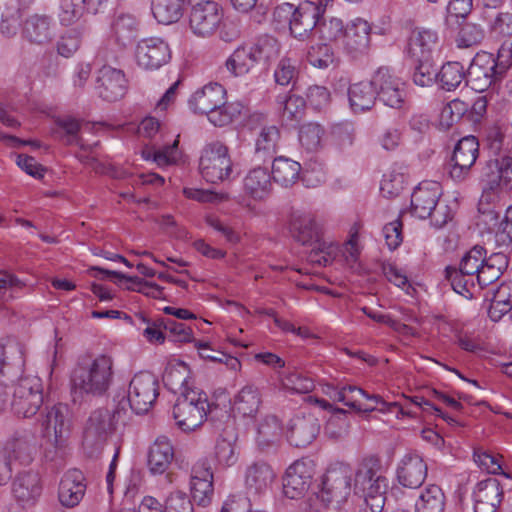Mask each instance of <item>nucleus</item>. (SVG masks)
<instances>
[{
  "label": "nucleus",
  "mask_w": 512,
  "mask_h": 512,
  "mask_svg": "<svg viewBox=\"0 0 512 512\" xmlns=\"http://www.w3.org/2000/svg\"><path fill=\"white\" fill-rule=\"evenodd\" d=\"M135 58L139 67L153 71L167 64L171 59L169 44L160 37L141 39L135 50Z\"/></svg>",
  "instance_id": "14"
},
{
  "label": "nucleus",
  "mask_w": 512,
  "mask_h": 512,
  "mask_svg": "<svg viewBox=\"0 0 512 512\" xmlns=\"http://www.w3.org/2000/svg\"><path fill=\"white\" fill-rule=\"evenodd\" d=\"M112 32L116 44L120 48L131 46L139 32V22L130 14H119L112 23Z\"/></svg>",
  "instance_id": "36"
},
{
  "label": "nucleus",
  "mask_w": 512,
  "mask_h": 512,
  "mask_svg": "<svg viewBox=\"0 0 512 512\" xmlns=\"http://www.w3.org/2000/svg\"><path fill=\"white\" fill-rule=\"evenodd\" d=\"M324 392L332 400L343 402L344 405L359 413H370L375 410V407H362L354 399L349 398V393H363V389L357 386L347 385L343 386L342 388H337L331 384H328Z\"/></svg>",
  "instance_id": "53"
},
{
  "label": "nucleus",
  "mask_w": 512,
  "mask_h": 512,
  "mask_svg": "<svg viewBox=\"0 0 512 512\" xmlns=\"http://www.w3.org/2000/svg\"><path fill=\"white\" fill-rule=\"evenodd\" d=\"M353 471L349 465L337 464L330 467L323 477L322 487L317 498L324 507H340L345 503L351 492Z\"/></svg>",
  "instance_id": "5"
},
{
  "label": "nucleus",
  "mask_w": 512,
  "mask_h": 512,
  "mask_svg": "<svg viewBox=\"0 0 512 512\" xmlns=\"http://www.w3.org/2000/svg\"><path fill=\"white\" fill-rule=\"evenodd\" d=\"M43 492L39 473L24 471L19 473L12 483V493L18 504L24 508L34 507Z\"/></svg>",
  "instance_id": "20"
},
{
  "label": "nucleus",
  "mask_w": 512,
  "mask_h": 512,
  "mask_svg": "<svg viewBox=\"0 0 512 512\" xmlns=\"http://www.w3.org/2000/svg\"><path fill=\"white\" fill-rule=\"evenodd\" d=\"M437 33L427 29H414L407 41L406 52L411 59L432 58L437 44Z\"/></svg>",
  "instance_id": "32"
},
{
  "label": "nucleus",
  "mask_w": 512,
  "mask_h": 512,
  "mask_svg": "<svg viewBox=\"0 0 512 512\" xmlns=\"http://www.w3.org/2000/svg\"><path fill=\"white\" fill-rule=\"evenodd\" d=\"M22 35L32 44L50 43L55 36L52 17L37 13L28 16L23 23Z\"/></svg>",
  "instance_id": "26"
},
{
  "label": "nucleus",
  "mask_w": 512,
  "mask_h": 512,
  "mask_svg": "<svg viewBox=\"0 0 512 512\" xmlns=\"http://www.w3.org/2000/svg\"><path fill=\"white\" fill-rule=\"evenodd\" d=\"M306 59L310 65L318 69H327L337 63L333 48L326 43H317L310 46Z\"/></svg>",
  "instance_id": "54"
},
{
  "label": "nucleus",
  "mask_w": 512,
  "mask_h": 512,
  "mask_svg": "<svg viewBox=\"0 0 512 512\" xmlns=\"http://www.w3.org/2000/svg\"><path fill=\"white\" fill-rule=\"evenodd\" d=\"M276 102L281 109L282 123L297 128L305 116L306 100L289 92L287 95H278Z\"/></svg>",
  "instance_id": "31"
},
{
  "label": "nucleus",
  "mask_w": 512,
  "mask_h": 512,
  "mask_svg": "<svg viewBox=\"0 0 512 512\" xmlns=\"http://www.w3.org/2000/svg\"><path fill=\"white\" fill-rule=\"evenodd\" d=\"M459 31L456 38L459 48H469L480 44L485 38V28L477 21L463 20L457 23Z\"/></svg>",
  "instance_id": "48"
},
{
  "label": "nucleus",
  "mask_w": 512,
  "mask_h": 512,
  "mask_svg": "<svg viewBox=\"0 0 512 512\" xmlns=\"http://www.w3.org/2000/svg\"><path fill=\"white\" fill-rule=\"evenodd\" d=\"M159 395L158 378L151 372L142 371L133 376L127 392L130 409L137 415L149 412Z\"/></svg>",
  "instance_id": "10"
},
{
  "label": "nucleus",
  "mask_w": 512,
  "mask_h": 512,
  "mask_svg": "<svg viewBox=\"0 0 512 512\" xmlns=\"http://www.w3.org/2000/svg\"><path fill=\"white\" fill-rule=\"evenodd\" d=\"M444 507L445 495L442 489L432 484L421 492L415 504V512H443Z\"/></svg>",
  "instance_id": "47"
},
{
  "label": "nucleus",
  "mask_w": 512,
  "mask_h": 512,
  "mask_svg": "<svg viewBox=\"0 0 512 512\" xmlns=\"http://www.w3.org/2000/svg\"><path fill=\"white\" fill-rule=\"evenodd\" d=\"M262 398L259 389L254 385L244 386L233 400V409L242 417L253 418L259 411Z\"/></svg>",
  "instance_id": "38"
},
{
  "label": "nucleus",
  "mask_w": 512,
  "mask_h": 512,
  "mask_svg": "<svg viewBox=\"0 0 512 512\" xmlns=\"http://www.w3.org/2000/svg\"><path fill=\"white\" fill-rule=\"evenodd\" d=\"M271 179V174L267 168H253L243 180V189L254 200H263L271 193Z\"/></svg>",
  "instance_id": "35"
},
{
  "label": "nucleus",
  "mask_w": 512,
  "mask_h": 512,
  "mask_svg": "<svg viewBox=\"0 0 512 512\" xmlns=\"http://www.w3.org/2000/svg\"><path fill=\"white\" fill-rule=\"evenodd\" d=\"M413 70L411 74L412 81L420 87H430L436 83L437 68L433 58L411 59Z\"/></svg>",
  "instance_id": "49"
},
{
  "label": "nucleus",
  "mask_w": 512,
  "mask_h": 512,
  "mask_svg": "<svg viewBox=\"0 0 512 512\" xmlns=\"http://www.w3.org/2000/svg\"><path fill=\"white\" fill-rule=\"evenodd\" d=\"M344 26L343 21L336 17H331L326 20L323 16L319 18L317 32L322 40L336 41L339 38H344Z\"/></svg>",
  "instance_id": "62"
},
{
  "label": "nucleus",
  "mask_w": 512,
  "mask_h": 512,
  "mask_svg": "<svg viewBox=\"0 0 512 512\" xmlns=\"http://www.w3.org/2000/svg\"><path fill=\"white\" fill-rule=\"evenodd\" d=\"M508 267V257L504 253L485 255L483 270L478 275V284L483 289L497 281Z\"/></svg>",
  "instance_id": "41"
},
{
  "label": "nucleus",
  "mask_w": 512,
  "mask_h": 512,
  "mask_svg": "<svg viewBox=\"0 0 512 512\" xmlns=\"http://www.w3.org/2000/svg\"><path fill=\"white\" fill-rule=\"evenodd\" d=\"M441 188L437 182H422L411 195V212L420 219L431 218L432 223L443 227L449 220L445 212L437 209Z\"/></svg>",
  "instance_id": "9"
},
{
  "label": "nucleus",
  "mask_w": 512,
  "mask_h": 512,
  "mask_svg": "<svg viewBox=\"0 0 512 512\" xmlns=\"http://www.w3.org/2000/svg\"><path fill=\"white\" fill-rule=\"evenodd\" d=\"M427 470V464L418 453L408 452L398 464L397 480L403 487L417 489L424 483Z\"/></svg>",
  "instance_id": "22"
},
{
  "label": "nucleus",
  "mask_w": 512,
  "mask_h": 512,
  "mask_svg": "<svg viewBox=\"0 0 512 512\" xmlns=\"http://www.w3.org/2000/svg\"><path fill=\"white\" fill-rule=\"evenodd\" d=\"M188 104L194 113L206 114L208 120L218 127L232 123L241 114L240 105L226 102V90L219 83H209L197 90Z\"/></svg>",
  "instance_id": "3"
},
{
  "label": "nucleus",
  "mask_w": 512,
  "mask_h": 512,
  "mask_svg": "<svg viewBox=\"0 0 512 512\" xmlns=\"http://www.w3.org/2000/svg\"><path fill=\"white\" fill-rule=\"evenodd\" d=\"M370 24L362 19L356 18L346 25L343 38V47L352 57L365 54L370 46Z\"/></svg>",
  "instance_id": "25"
},
{
  "label": "nucleus",
  "mask_w": 512,
  "mask_h": 512,
  "mask_svg": "<svg viewBox=\"0 0 512 512\" xmlns=\"http://www.w3.org/2000/svg\"><path fill=\"white\" fill-rule=\"evenodd\" d=\"M315 403L324 410L333 411V415L328 420L326 431L334 438H341L348 433L349 422L346 420L347 411L334 407L329 401L321 398H315Z\"/></svg>",
  "instance_id": "46"
},
{
  "label": "nucleus",
  "mask_w": 512,
  "mask_h": 512,
  "mask_svg": "<svg viewBox=\"0 0 512 512\" xmlns=\"http://www.w3.org/2000/svg\"><path fill=\"white\" fill-rule=\"evenodd\" d=\"M314 475L312 460L302 458L291 464L283 477V493L287 498L299 499L308 491Z\"/></svg>",
  "instance_id": "15"
},
{
  "label": "nucleus",
  "mask_w": 512,
  "mask_h": 512,
  "mask_svg": "<svg viewBox=\"0 0 512 512\" xmlns=\"http://www.w3.org/2000/svg\"><path fill=\"white\" fill-rule=\"evenodd\" d=\"M215 458L222 466H233L238 460L234 442L226 438L218 439L215 445Z\"/></svg>",
  "instance_id": "64"
},
{
  "label": "nucleus",
  "mask_w": 512,
  "mask_h": 512,
  "mask_svg": "<svg viewBox=\"0 0 512 512\" xmlns=\"http://www.w3.org/2000/svg\"><path fill=\"white\" fill-rule=\"evenodd\" d=\"M223 9L215 1L203 0L192 5L189 12V27L199 37L213 35L223 19Z\"/></svg>",
  "instance_id": "12"
},
{
  "label": "nucleus",
  "mask_w": 512,
  "mask_h": 512,
  "mask_svg": "<svg viewBox=\"0 0 512 512\" xmlns=\"http://www.w3.org/2000/svg\"><path fill=\"white\" fill-rule=\"evenodd\" d=\"M174 459V448L166 436H159L148 452V467L153 474H163Z\"/></svg>",
  "instance_id": "34"
},
{
  "label": "nucleus",
  "mask_w": 512,
  "mask_h": 512,
  "mask_svg": "<svg viewBox=\"0 0 512 512\" xmlns=\"http://www.w3.org/2000/svg\"><path fill=\"white\" fill-rule=\"evenodd\" d=\"M281 381L284 388L295 393L306 394L314 389L313 380L298 371L281 373Z\"/></svg>",
  "instance_id": "60"
},
{
  "label": "nucleus",
  "mask_w": 512,
  "mask_h": 512,
  "mask_svg": "<svg viewBox=\"0 0 512 512\" xmlns=\"http://www.w3.org/2000/svg\"><path fill=\"white\" fill-rule=\"evenodd\" d=\"M274 476V472L268 464L264 462L254 463L246 471V486L254 493L264 492L272 483Z\"/></svg>",
  "instance_id": "42"
},
{
  "label": "nucleus",
  "mask_w": 512,
  "mask_h": 512,
  "mask_svg": "<svg viewBox=\"0 0 512 512\" xmlns=\"http://www.w3.org/2000/svg\"><path fill=\"white\" fill-rule=\"evenodd\" d=\"M95 88L100 98L107 102H115L126 94L128 80L123 70L104 65L97 72Z\"/></svg>",
  "instance_id": "18"
},
{
  "label": "nucleus",
  "mask_w": 512,
  "mask_h": 512,
  "mask_svg": "<svg viewBox=\"0 0 512 512\" xmlns=\"http://www.w3.org/2000/svg\"><path fill=\"white\" fill-rule=\"evenodd\" d=\"M388 487L387 477H377L364 485L355 483V493H360L364 498V507L361 512H382Z\"/></svg>",
  "instance_id": "28"
},
{
  "label": "nucleus",
  "mask_w": 512,
  "mask_h": 512,
  "mask_svg": "<svg viewBox=\"0 0 512 512\" xmlns=\"http://www.w3.org/2000/svg\"><path fill=\"white\" fill-rule=\"evenodd\" d=\"M151 10L158 23H176L183 15L184 0H152Z\"/></svg>",
  "instance_id": "44"
},
{
  "label": "nucleus",
  "mask_w": 512,
  "mask_h": 512,
  "mask_svg": "<svg viewBox=\"0 0 512 512\" xmlns=\"http://www.w3.org/2000/svg\"><path fill=\"white\" fill-rule=\"evenodd\" d=\"M199 170L203 179L212 184L229 179L232 161L228 147L220 141L207 144L200 157Z\"/></svg>",
  "instance_id": "8"
},
{
  "label": "nucleus",
  "mask_w": 512,
  "mask_h": 512,
  "mask_svg": "<svg viewBox=\"0 0 512 512\" xmlns=\"http://www.w3.org/2000/svg\"><path fill=\"white\" fill-rule=\"evenodd\" d=\"M462 83L466 84V69L458 61H448L437 70L436 84L439 88L451 92L455 91Z\"/></svg>",
  "instance_id": "40"
},
{
  "label": "nucleus",
  "mask_w": 512,
  "mask_h": 512,
  "mask_svg": "<svg viewBox=\"0 0 512 512\" xmlns=\"http://www.w3.org/2000/svg\"><path fill=\"white\" fill-rule=\"evenodd\" d=\"M281 431L278 418L274 415H267L260 422L257 430V443L263 449L273 445Z\"/></svg>",
  "instance_id": "57"
},
{
  "label": "nucleus",
  "mask_w": 512,
  "mask_h": 512,
  "mask_svg": "<svg viewBox=\"0 0 512 512\" xmlns=\"http://www.w3.org/2000/svg\"><path fill=\"white\" fill-rule=\"evenodd\" d=\"M251 47L260 69H265L272 60L278 57L280 52L278 40L267 35L260 37Z\"/></svg>",
  "instance_id": "50"
},
{
  "label": "nucleus",
  "mask_w": 512,
  "mask_h": 512,
  "mask_svg": "<svg viewBox=\"0 0 512 512\" xmlns=\"http://www.w3.org/2000/svg\"><path fill=\"white\" fill-rule=\"evenodd\" d=\"M85 12V0H60L58 19L62 26L78 22Z\"/></svg>",
  "instance_id": "58"
},
{
  "label": "nucleus",
  "mask_w": 512,
  "mask_h": 512,
  "mask_svg": "<svg viewBox=\"0 0 512 512\" xmlns=\"http://www.w3.org/2000/svg\"><path fill=\"white\" fill-rule=\"evenodd\" d=\"M321 424L313 413L295 415L286 429V437L291 446L305 448L319 435Z\"/></svg>",
  "instance_id": "17"
},
{
  "label": "nucleus",
  "mask_w": 512,
  "mask_h": 512,
  "mask_svg": "<svg viewBox=\"0 0 512 512\" xmlns=\"http://www.w3.org/2000/svg\"><path fill=\"white\" fill-rule=\"evenodd\" d=\"M198 349L199 356L213 363L225 364L228 369L237 371L241 367L240 361L223 351H218L210 347L209 343L203 341H194Z\"/></svg>",
  "instance_id": "56"
},
{
  "label": "nucleus",
  "mask_w": 512,
  "mask_h": 512,
  "mask_svg": "<svg viewBox=\"0 0 512 512\" xmlns=\"http://www.w3.org/2000/svg\"><path fill=\"white\" fill-rule=\"evenodd\" d=\"M503 488L495 478L480 481L474 492V512H496L501 504Z\"/></svg>",
  "instance_id": "27"
},
{
  "label": "nucleus",
  "mask_w": 512,
  "mask_h": 512,
  "mask_svg": "<svg viewBox=\"0 0 512 512\" xmlns=\"http://www.w3.org/2000/svg\"><path fill=\"white\" fill-rule=\"evenodd\" d=\"M162 326L173 342H194L192 328L171 318H162Z\"/></svg>",
  "instance_id": "63"
},
{
  "label": "nucleus",
  "mask_w": 512,
  "mask_h": 512,
  "mask_svg": "<svg viewBox=\"0 0 512 512\" xmlns=\"http://www.w3.org/2000/svg\"><path fill=\"white\" fill-rule=\"evenodd\" d=\"M56 128L53 130V135L65 142L66 145H79L82 149H86L82 143V138L79 136L81 123L74 117L64 116L58 117L55 120Z\"/></svg>",
  "instance_id": "45"
},
{
  "label": "nucleus",
  "mask_w": 512,
  "mask_h": 512,
  "mask_svg": "<svg viewBox=\"0 0 512 512\" xmlns=\"http://www.w3.org/2000/svg\"><path fill=\"white\" fill-rule=\"evenodd\" d=\"M115 430L116 425L111 420L108 408L101 407L91 412L83 431L85 453L91 458L97 457Z\"/></svg>",
  "instance_id": "6"
},
{
  "label": "nucleus",
  "mask_w": 512,
  "mask_h": 512,
  "mask_svg": "<svg viewBox=\"0 0 512 512\" xmlns=\"http://www.w3.org/2000/svg\"><path fill=\"white\" fill-rule=\"evenodd\" d=\"M24 366V352L19 343L0 345V381L13 383L23 378Z\"/></svg>",
  "instance_id": "23"
},
{
  "label": "nucleus",
  "mask_w": 512,
  "mask_h": 512,
  "mask_svg": "<svg viewBox=\"0 0 512 512\" xmlns=\"http://www.w3.org/2000/svg\"><path fill=\"white\" fill-rule=\"evenodd\" d=\"M483 174L487 178L486 181L490 189H494L500 184L505 188H512V157L488 160Z\"/></svg>",
  "instance_id": "33"
},
{
  "label": "nucleus",
  "mask_w": 512,
  "mask_h": 512,
  "mask_svg": "<svg viewBox=\"0 0 512 512\" xmlns=\"http://www.w3.org/2000/svg\"><path fill=\"white\" fill-rule=\"evenodd\" d=\"M44 436L58 450L66 446L70 436L71 421L69 418V410L66 405L57 404L48 410L44 421Z\"/></svg>",
  "instance_id": "16"
},
{
  "label": "nucleus",
  "mask_w": 512,
  "mask_h": 512,
  "mask_svg": "<svg viewBox=\"0 0 512 512\" xmlns=\"http://www.w3.org/2000/svg\"><path fill=\"white\" fill-rule=\"evenodd\" d=\"M173 417L177 426L188 432L201 426L205 419L215 423L220 418L228 419L229 415L225 409L210 404L205 393L190 390L177 398L173 407Z\"/></svg>",
  "instance_id": "4"
},
{
  "label": "nucleus",
  "mask_w": 512,
  "mask_h": 512,
  "mask_svg": "<svg viewBox=\"0 0 512 512\" xmlns=\"http://www.w3.org/2000/svg\"><path fill=\"white\" fill-rule=\"evenodd\" d=\"M280 139L279 129L272 125L264 127L256 141V153H263L272 157L276 153L277 144Z\"/></svg>",
  "instance_id": "59"
},
{
  "label": "nucleus",
  "mask_w": 512,
  "mask_h": 512,
  "mask_svg": "<svg viewBox=\"0 0 512 512\" xmlns=\"http://www.w3.org/2000/svg\"><path fill=\"white\" fill-rule=\"evenodd\" d=\"M377 477H386L383 474L381 458L376 454L363 457L355 472V483L364 485Z\"/></svg>",
  "instance_id": "51"
},
{
  "label": "nucleus",
  "mask_w": 512,
  "mask_h": 512,
  "mask_svg": "<svg viewBox=\"0 0 512 512\" xmlns=\"http://www.w3.org/2000/svg\"><path fill=\"white\" fill-rule=\"evenodd\" d=\"M227 69L234 76H242L260 69L251 46H239L226 60Z\"/></svg>",
  "instance_id": "39"
},
{
  "label": "nucleus",
  "mask_w": 512,
  "mask_h": 512,
  "mask_svg": "<svg viewBox=\"0 0 512 512\" xmlns=\"http://www.w3.org/2000/svg\"><path fill=\"white\" fill-rule=\"evenodd\" d=\"M348 99L350 107L355 113L370 110L377 99L373 80L350 85Z\"/></svg>",
  "instance_id": "37"
},
{
  "label": "nucleus",
  "mask_w": 512,
  "mask_h": 512,
  "mask_svg": "<svg viewBox=\"0 0 512 512\" xmlns=\"http://www.w3.org/2000/svg\"><path fill=\"white\" fill-rule=\"evenodd\" d=\"M299 71L296 67V61L291 58L284 57L282 58L274 71V79L278 85L288 86L292 84L293 86L296 83L298 78Z\"/></svg>",
  "instance_id": "61"
},
{
  "label": "nucleus",
  "mask_w": 512,
  "mask_h": 512,
  "mask_svg": "<svg viewBox=\"0 0 512 512\" xmlns=\"http://www.w3.org/2000/svg\"><path fill=\"white\" fill-rule=\"evenodd\" d=\"M114 380V360L111 355L86 353L78 357L71 375L73 401L83 396L101 397Z\"/></svg>",
  "instance_id": "1"
},
{
  "label": "nucleus",
  "mask_w": 512,
  "mask_h": 512,
  "mask_svg": "<svg viewBox=\"0 0 512 512\" xmlns=\"http://www.w3.org/2000/svg\"><path fill=\"white\" fill-rule=\"evenodd\" d=\"M11 410L18 417L34 416L43 404V387L41 379L36 376L20 378L11 391Z\"/></svg>",
  "instance_id": "7"
},
{
  "label": "nucleus",
  "mask_w": 512,
  "mask_h": 512,
  "mask_svg": "<svg viewBox=\"0 0 512 512\" xmlns=\"http://www.w3.org/2000/svg\"><path fill=\"white\" fill-rule=\"evenodd\" d=\"M301 165L285 157L275 158L270 172L272 179L284 187L292 186L299 178Z\"/></svg>",
  "instance_id": "43"
},
{
  "label": "nucleus",
  "mask_w": 512,
  "mask_h": 512,
  "mask_svg": "<svg viewBox=\"0 0 512 512\" xmlns=\"http://www.w3.org/2000/svg\"><path fill=\"white\" fill-rule=\"evenodd\" d=\"M479 157V142L473 136H465L455 144L449 166V175L456 182L466 180Z\"/></svg>",
  "instance_id": "11"
},
{
  "label": "nucleus",
  "mask_w": 512,
  "mask_h": 512,
  "mask_svg": "<svg viewBox=\"0 0 512 512\" xmlns=\"http://www.w3.org/2000/svg\"><path fill=\"white\" fill-rule=\"evenodd\" d=\"M511 57V49L504 45L498 50L497 56L486 51L476 53L466 69V86L477 92H484L495 86L510 68Z\"/></svg>",
  "instance_id": "2"
},
{
  "label": "nucleus",
  "mask_w": 512,
  "mask_h": 512,
  "mask_svg": "<svg viewBox=\"0 0 512 512\" xmlns=\"http://www.w3.org/2000/svg\"><path fill=\"white\" fill-rule=\"evenodd\" d=\"M289 232L293 239L302 245L318 242V227L311 214L294 211L290 215Z\"/></svg>",
  "instance_id": "30"
},
{
  "label": "nucleus",
  "mask_w": 512,
  "mask_h": 512,
  "mask_svg": "<svg viewBox=\"0 0 512 512\" xmlns=\"http://www.w3.org/2000/svg\"><path fill=\"white\" fill-rule=\"evenodd\" d=\"M486 249L481 245L473 246L468 252L461 258L459 267L457 270L468 274L470 277L476 276L482 273L483 264L485 260Z\"/></svg>",
  "instance_id": "55"
},
{
  "label": "nucleus",
  "mask_w": 512,
  "mask_h": 512,
  "mask_svg": "<svg viewBox=\"0 0 512 512\" xmlns=\"http://www.w3.org/2000/svg\"><path fill=\"white\" fill-rule=\"evenodd\" d=\"M324 15V9L321 5H315L314 2L305 1L294 10V16L290 22L291 35L301 41L309 39L313 31H317L319 18Z\"/></svg>",
  "instance_id": "19"
},
{
  "label": "nucleus",
  "mask_w": 512,
  "mask_h": 512,
  "mask_svg": "<svg viewBox=\"0 0 512 512\" xmlns=\"http://www.w3.org/2000/svg\"><path fill=\"white\" fill-rule=\"evenodd\" d=\"M86 488V478L83 472L78 469L68 470L64 473L59 483V502L67 508L76 507L83 499Z\"/></svg>",
  "instance_id": "24"
},
{
  "label": "nucleus",
  "mask_w": 512,
  "mask_h": 512,
  "mask_svg": "<svg viewBox=\"0 0 512 512\" xmlns=\"http://www.w3.org/2000/svg\"><path fill=\"white\" fill-rule=\"evenodd\" d=\"M445 279L450 283L452 289L465 297L466 299H471L474 297V281L473 277H470L468 274L457 270V267L447 266L444 270Z\"/></svg>",
  "instance_id": "52"
},
{
  "label": "nucleus",
  "mask_w": 512,
  "mask_h": 512,
  "mask_svg": "<svg viewBox=\"0 0 512 512\" xmlns=\"http://www.w3.org/2000/svg\"><path fill=\"white\" fill-rule=\"evenodd\" d=\"M87 273L99 280H105L106 278H115L114 282L121 286L122 281L133 282L137 284V287H128V291H134L141 293L145 296L154 299H165L163 294L164 288L154 282H149L138 276H128L118 271L104 269L98 266H91Z\"/></svg>",
  "instance_id": "21"
},
{
  "label": "nucleus",
  "mask_w": 512,
  "mask_h": 512,
  "mask_svg": "<svg viewBox=\"0 0 512 512\" xmlns=\"http://www.w3.org/2000/svg\"><path fill=\"white\" fill-rule=\"evenodd\" d=\"M376 95L386 106L402 108L406 91L405 83L394 75L388 67H380L372 77Z\"/></svg>",
  "instance_id": "13"
},
{
  "label": "nucleus",
  "mask_w": 512,
  "mask_h": 512,
  "mask_svg": "<svg viewBox=\"0 0 512 512\" xmlns=\"http://www.w3.org/2000/svg\"><path fill=\"white\" fill-rule=\"evenodd\" d=\"M14 461L29 465L36 454L35 436L30 431H17L3 448Z\"/></svg>",
  "instance_id": "29"
}]
</instances>
